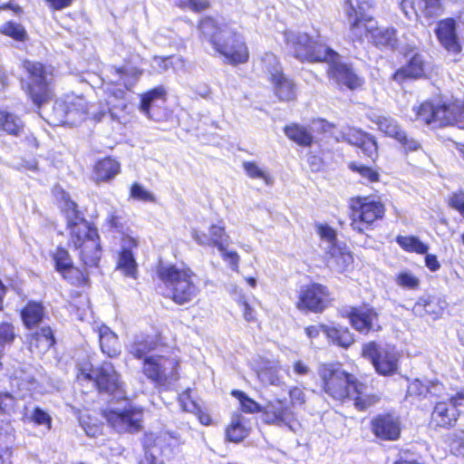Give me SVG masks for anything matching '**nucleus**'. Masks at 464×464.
Masks as SVG:
<instances>
[{
    "label": "nucleus",
    "instance_id": "f257e3e1",
    "mask_svg": "<svg viewBox=\"0 0 464 464\" xmlns=\"http://www.w3.org/2000/svg\"><path fill=\"white\" fill-rule=\"evenodd\" d=\"M198 28L202 41L208 42L227 63L237 65L248 61L249 51L245 38L230 23L205 17L199 21Z\"/></svg>",
    "mask_w": 464,
    "mask_h": 464
},
{
    "label": "nucleus",
    "instance_id": "f03ea898",
    "mask_svg": "<svg viewBox=\"0 0 464 464\" xmlns=\"http://www.w3.org/2000/svg\"><path fill=\"white\" fill-rule=\"evenodd\" d=\"M61 208L66 217L70 243L79 250L82 262L90 267L97 266L102 255L97 229L80 215L65 192H62Z\"/></svg>",
    "mask_w": 464,
    "mask_h": 464
},
{
    "label": "nucleus",
    "instance_id": "7ed1b4c3",
    "mask_svg": "<svg viewBox=\"0 0 464 464\" xmlns=\"http://www.w3.org/2000/svg\"><path fill=\"white\" fill-rule=\"evenodd\" d=\"M24 68L30 74L28 92L33 102L39 107L43 106V113L47 115L46 121L53 125L68 124V96L65 100L55 101L51 113L47 112L44 103L52 97L50 89L51 77L43 64L31 61L24 62Z\"/></svg>",
    "mask_w": 464,
    "mask_h": 464
},
{
    "label": "nucleus",
    "instance_id": "20e7f679",
    "mask_svg": "<svg viewBox=\"0 0 464 464\" xmlns=\"http://www.w3.org/2000/svg\"><path fill=\"white\" fill-rule=\"evenodd\" d=\"M157 275L168 295L178 304L192 301L199 292L196 274L185 266L160 264Z\"/></svg>",
    "mask_w": 464,
    "mask_h": 464
},
{
    "label": "nucleus",
    "instance_id": "39448f33",
    "mask_svg": "<svg viewBox=\"0 0 464 464\" xmlns=\"http://www.w3.org/2000/svg\"><path fill=\"white\" fill-rule=\"evenodd\" d=\"M415 121L430 126L442 128L452 126L464 119V102L438 100L424 102L413 108Z\"/></svg>",
    "mask_w": 464,
    "mask_h": 464
},
{
    "label": "nucleus",
    "instance_id": "423d86ee",
    "mask_svg": "<svg viewBox=\"0 0 464 464\" xmlns=\"http://www.w3.org/2000/svg\"><path fill=\"white\" fill-rule=\"evenodd\" d=\"M285 40L295 56L302 62L317 63L335 57L334 50L318 40L313 41L304 33L285 32Z\"/></svg>",
    "mask_w": 464,
    "mask_h": 464
},
{
    "label": "nucleus",
    "instance_id": "0eeeda50",
    "mask_svg": "<svg viewBox=\"0 0 464 464\" xmlns=\"http://www.w3.org/2000/svg\"><path fill=\"white\" fill-rule=\"evenodd\" d=\"M351 227L359 233H364L372 225L382 219L385 213V207L380 201L369 197H357L350 200Z\"/></svg>",
    "mask_w": 464,
    "mask_h": 464
},
{
    "label": "nucleus",
    "instance_id": "6e6552de",
    "mask_svg": "<svg viewBox=\"0 0 464 464\" xmlns=\"http://www.w3.org/2000/svg\"><path fill=\"white\" fill-rule=\"evenodd\" d=\"M319 375L324 392L335 401L344 402L350 399L355 382L353 375L335 364H324L319 368Z\"/></svg>",
    "mask_w": 464,
    "mask_h": 464
},
{
    "label": "nucleus",
    "instance_id": "1a4fd4ad",
    "mask_svg": "<svg viewBox=\"0 0 464 464\" xmlns=\"http://www.w3.org/2000/svg\"><path fill=\"white\" fill-rule=\"evenodd\" d=\"M142 372L158 386H168L179 379V362L176 358L153 354L143 360Z\"/></svg>",
    "mask_w": 464,
    "mask_h": 464
},
{
    "label": "nucleus",
    "instance_id": "9d476101",
    "mask_svg": "<svg viewBox=\"0 0 464 464\" xmlns=\"http://www.w3.org/2000/svg\"><path fill=\"white\" fill-rule=\"evenodd\" d=\"M362 355L372 362L381 375H392L398 371L401 353L394 346H379L370 342L362 346Z\"/></svg>",
    "mask_w": 464,
    "mask_h": 464
},
{
    "label": "nucleus",
    "instance_id": "9b49d317",
    "mask_svg": "<svg viewBox=\"0 0 464 464\" xmlns=\"http://www.w3.org/2000/svg\"><path fill=\"white\" fill-rule=\"evenodd\" d=\"M103 415L118 432H134L141 427L142 411L132 407L109 409Z\"/></svg>",
    "mask_w": 464,
    "mask_h": 464
},
{
    "label": "nucleus",
    "instance_id": "f8f14e48",
    "mask_svg": "<svg viewBox=\"0 0 464 464\" xmlns=\"http://www.w3.org/2000/svg\"><path fill=\"white\" fill-rule=\"evenodd\" d=\"M334 54L335 57L331 60L323 59V62L329 64V77L339 86H346L351 90L360 87L362 84V79L348 64L340 62V56L337 53L334 52Z\"/></svg>",
    "mask_w": 464,
    "mask_h": 464
},
{
    "label": "nucleus",
    "instance_id": "ddd939ff",
    "mask_svg": "<svg viewBox=\"0 0 464 464\" xmlns=\"http://www.w3.org/2000/svg\"><path fill=\"white\" fill-rule=\"evenodd\" d=\"M93 381L100 392L112 394L117 399L123 397L122 383L111 362H103L97 369Z\"/></svg>",
    "mask_w": 464,
    "mask_h": 464
},
{
    "label": "nucleus",
    "instance_id": "4468645a",
    "mask_svg": "<svg viewBox=\"0 0 464 464\" xmlns=\"http://www.w3.org/2000/svg\"><path fill=\"white\" fill-rule=\"evenodd\" d=\"M328 302L329 294L326 287L319 284H312L300 291L297 307L321 312L327 306Z\"/></svg>",
    "mask_w": 464,
    "mask_h": 464
},
{
    "label": "nucleus",
    "instance_id": "2eb2a0df",
    "mask_svg": "<svg viewBox=\"0 0 464 464\" xmlns=\"http://www.w3.org/2000/svg\"><path fill=\"white\" fill-rule=\"evenodd\" d=\"M327 266L337 273H344L353 267V255L343 242L324 246Z\"/></svg>",
    "mask_w": 464,
    "mask_h": 464
},
{
    "label": "nucleus",
    "instance_id": "dca6fc26",
    "mask_svg": "<svg viewBox=\"0 0 464 464\" xmlns=\"http://www.w3.org/2000/svg\"><path fill=\"white\" fill-rule=\"evenodd\" d=\"M191 237L196 243L202 246H213L222 249L223 245H229L230 237L226 232V227L222 221L211 225L208 233L198 228L191 229Z\"/></svg>",
    "mask_w": 464,
    "mask_h": 464
},
{
    "label": "nucleus",
    "instance_id": "f3484780",
    "mask_svg": "<svg viewBox=\"0 0 464 464\" xmlns=\"http://www.w3.org/2000/svg\"><path fill=\"white\" fill-rule=\"evenodd\" d=\"M437 38L449 53L458 54L462 51V46L457 32V24L453 18L440 20L436 28Z\"/></svg>",
    "mask_w": 464,
    "mask_h": 464
},
{
    "label": "nucleus",
    "instance_id": "a211bd4d",
    "mask_svg": "<svg viewBox=\"0 0 464 464\" xmlns=\"http://www.w3.org/2000/svg\"><path fill=\"white\" fill-rule=\"evenodd\" d=\"M381 131L396 140L406 151H416L420 149V143L408 137L398 122L390 117H381L377 121Z\"/></svg>",
    "mask_w": 464,
    "mask_h": 464
},
{
    "label": "nucleus",
    "instance_id": "6ab92c4d",
    "mask_svg": "<svg viewBox=\"0 0 464 464\" xmlns=\"http://www.w3.org/2000/svg\"><path fill=\"white\" fill-rule=\"evenodd\" d=\"M363 33L376 46L395 48L397 45L398 39L395 29L392 27L380 28L372 18L365 19Z\"/></svg>",
    "mask_w": 464,
    "mask_h": 464
},
{
    "label": "nucleus",
    "instance_id": "aec40b11",
    "mask_svg": "<svg viewBox=\"0 0 464 464\" xmlns=\"http://www.w3.org/2000/svg\"><path fill=\"white\" fill-rule=\"evenodd\" d=\"M264 420L268 424L278 426L288 425L293 418L291 407L286 404L285 400L275 399L267 401L263 407Z\"/></svg>",
    "mask_w": 464,
    "mask_h": 464
},
{
    "label": "nucleus",
    "instance_id": "412c9836",
    "mask_svg": "<svg viewBox=\"0 0 464 464\" xmlns=\"http://www.w3.org/2000/svg\"><path fill=\"white\" fill-rule=\"evenodd\" d=\"M138 242L131 237L122 238L121 249L118 254L116 268L125 276L137 277V263L132 254V248L136 247Z\"/></svg>",
    "mask_w": 464,
    "mask_h": 464
},
{
    "label": "nucleus",
    "instance_id": "4be33fe9",
    "mask_svg": "<svg viewBox=\"0 0 464 464\" xmlns=\"http://www.w3.org/2000/svg\"><path fill=\"white\" fill-rule=\"evenodd\" d=\"M372 430L382 440H395L401 434V423L391 414L379 415L372 420Z\"/></svg>",
    "mask_w": 464,
    "mask_h": 464
},
{
    "label": "nucleus",
    "instance_id": "5701e85b",
    "mask_svg": "<svg viewBox=\"0 0 464 464\" xmlns=\"http://www.w3.org/2000/svg\"><path fill=\"white\" fill-rule=\"evenodd\" d=\"M68 124L74 125L83 121L88 114L94 121H101L106 114V111L96 113L89 111L86 101L80 96H68Z\"/></svg>",
    "mask_w": 464,
    "mask_h": 464
},
{
    "label": "nucleus",
    "instance_id": "b1692460",
    "mask_svg": "<svg viewBox=\"0 0 464 464\" xmlns=\"http://www.w3.org/2000/svg\"><path fill=\"white\" fill-rule=\"evenodd\" d=\"M352 326L361 332L367 334L374 329L378 321L377 312L371 307L352 308L348 314Z\"/></svg>",
    "mask_w": 464,
    "mask_h": 464
},
{
    "label": "nucleus",
    "instance_id": "393cba45",
    "mask_svg": "<svg viewBox=\"0 0 464 464\" xmlns=\"http://www.w3.org/2000/svg\"><path fill=\"white\" fill-rule=\"evenodd\" d=\"M285 372L279 361H267L257 370V377L265 386L285 387Z\"/></svg>",
    "mask_w": 464,
    "mask_h": 464
},
{
    "label": "nucleus",
    "instance_id": "a878e982",
    "mask_svg": "<svg viewBox=\"0 0 464 464\" xmlns=\"http://www.w3.org/2000/svg\"><path fill=\"white\" fill-rule=\"evenodd\" d=\"M177 443V440L167 434L147 433L143 440L147 452L153 453V450H158V457L161 455L166 458L173 455Z\"/></svg>",
    "mask_w": 464,
    "mask_h": 464
},
{
    "label": "nucleus",
    "instance_id": "bb28decb",
    "mask_svg": "<svg viewBox=\"0 0 464 464\" xmlns=\"http://www.w3.org/2000/svg\"><path fill=\"white\" fill-rule=\"evenodd\" d=\"M270 82L276 96L282 102L294 101L296 98V86L294 81L276 70L272 73Z\"/></svg>",
    "mask_w": 464,
    "mask_h": 464
},
{
    "label": "nucleus",
    "instance_id": "cd10ccee",
    "mask_svg": "<svg viewBox=\"0 0 464 464\" xmlns=\"http://www.w3.org/2000/svg\"><path fill=\"white\" fill-rule=\"evenodd\" d=\"M349 400L353 401L357 410L364 411L376 404L380 400V395L374 392L372 388L355 380Z\"/></svg>",
    "mask_w": 464,
    "mask_h": 464
},
{
    "label": "nucleus",
    "instance_id": "c85d7f7f",
    "mask_svg": "<svg viewBox=\"0 0 464 464\" xmlns=\"http://www.w3.org/2000/svg\"><path fill=\"white\" fill-rule=\"evenodd\" d=\"M450 401H440L436 403L431 414L432 422L437 426L449 428L455 424L462 410L452 407Z\"/></svg>",
    "mask_w": 464,
    "mask_h": 464
},
{
    "label": "nucleus",
    "instance_id": "c756f323",
    "mask_svg": "<svg viewBox=\"0 0 464 464\" xmlns=\"http://www.w3.org/2000/svg\"><path fill=\"white\" fill-rule=\"evenodd\" d=\"M345 139L349 143L360 147L362 152L372 160L377 158L378 147L373 137L359 130L351 129L345 133Z\"/></svg>",
    "mask_w": 464,
    "mask_h": 464
},
{
    "label": "nucleus",
    "instance_id": "7c9ffc66",
    "mask_svg": "<svg viewBox=\"0 0 464 464\" xmlns=\"http://www.w3.org/2000/svg\"><path fill=\"white\" fill-rule=\"evenodd\" d=\"M424 73L425 63L422 56L420 54H414L405 66L399 69L393 74V79L397 82H402L408 78H420Z\"/></svg>",
    "mask_w": 464,
    "mask_h": 464
},
{
    "label": "nucleus",
    "instance_id": "2f4dec72",
    "mask_svg": "<svg viewBox=\"0 0 464 464\" xmlns=\"http://www.w3.org/2000/svg\"><path fill=\"white\" fill-rule=\"evenodd\" d=\"M53 259L55 262L56 269L63 275L65 279L73 281V278L70 276L71 274L81 275L77 277L78 281L79 279H83V273L72 266V261L67 250L63 248H57L53 255Z\"/></svg>",
    "mask_w": 464,
    "mask_h": 464
},
{
    "label": "nucleus",
    "instance_id": "473e14b6",
    "mask_svg": "<svg viewBox=\"0 0 464 464\" xmlns=\"http://www.w3.org/2000/svg\"><path fill=\"white\" fill-rule=\"evenodd\" d=\"M55 343L53 330L49 326L42 327L35 332L30 340V350L43 354L46 353Z\"/></svg>",
    "mask_w": 464,
    "mask_h": 464
},
{
    "label": "nucleus",
    "instance_id": "72a5a7b5",
    "mask_svg": "<svg viewBox=\"0 0 464 464\" xmlns=\"http://www.w3.org/2000/svg\"><path fill=\"white\" fill-rule=\"evenodd\" d=\"M249 428L247 420L239 413H235L231 417L230 423L226 430V437L229 441L240 442L247 437Z\"/></svg>",
    "mask_w": 464,
    "mask_h": 464
},
{
    "label": "nucleus",
    "instance_id": "f704fd0d",
    "mask_svg": "<svg viewBox=\"0 0 464 464\" xmlns=\"http://www.w3.org/2000/svg\"><path fill=\"white\" fill-rule=\"evenodd\" d=\"M120 169L118 161L111 158H105L96 163L93 179L97 182L109 181L119 174Z\"/></svg>",
    "mask_w": 464,
    "mask_h": 464
},
{
    "label": "nucleus",
    "instance_id": "c9c22d12",
    "mask_svg": "<svg viewBox=\"0 0 464 464\" xmlns=\"http://www.w3.org/2000/svg\"><path fill=\"white\" fill-rule=\"evenodd\" d=\"M100 345L103 353L109 357H115L121 353L118 336L108 326L102 325L99 329Z\"/></svg>",
    "mask_w": 464,
    "mask_h": 464
},
{
    "label": "nucleus",
    "instance_id": "e433bc0d",
    "mask_svg": "<svg viewBox=\"0 0 464 464\" xmlns=\"http://www.w3.org/2000/svg\"><path fill=\"white\" fill-rule=\"evenodd\" d=\"M344 10L353 34L362 37L363 23L365 22V19H372V17H368L362 13V6H358V9H356L351 0H346Z\"/></svg>",
    "mask_w": 464,
    "mask_h": 464
},
{
    "label": "nucleus",
    "instance_id": "4c0bfd02",
    "mask_svg": "<svg viewBox=\"0 0 464 464\" xmlns=\"http://www.w3.org/2000/svg\"><path fill=\"white\" fill-rule=\"evenodd\" d=\"M24 121L15 114L6 111H0V130L9 135L18 136L24 130Z\"/></svg>",
    "mask_w": 464,
    "mask_h": 464
},
{
    "label": "nucleus",
    "instance_id": "58836bf2",
    "mask_svg": "<svg viewBox=\"0 0 464 464\" xmlns=\"http://www.w3.org/2000/svg\"><path fill=\"white\" fill-rule=\"evenodd\" d=\"M158 340L153 336L137 338L130 346L129 352L136 358H145L148 353L157 348Z\"/></svg>",
    "mask_w": 464,
    "mask_h": 464
},
{
    "label": "nucleus",
    "instance_id": "ea45409f",
    "mask_svg": "<svg viewBox=\"0 0 464 464\" xmlns=\"http://www.w3.org/2000/svg\"><path fill=\"white\" fill-rule=\"evenodd\" d=\"M323 333L334 343L342 347H348L353 343V334L346 328L322 327Z\"/></svg>",
    "mask_w": 464,
    "mask_h": 464
},
{
    "label": "nucleus",
    "instance_id": "a19ab883",
    "mask_svg": "<svg viewBox=\"0 0 464 464\" xmlns=\"http://www.w3.org/2000/svg\"><path fill=\"white\" fill-rule=\"evenodd\" d=\"M21 316L25 327L31 328L42 321L44 317V307L39 303H29L23 309Z\"/></svg>",
    "mask_w": 464,
    "mask_h": 464
},
{
    "label": "nucleus",
    "instance_id": "79ce46f5",
    "mask_svg": "<svg viewBox=\"0 0 464 464\" xmlns=\"http://www.w3.org/2000/svg\"><path fill=\"white\" fill-rule=\"evenodd\" d=\"M115 72L119 76V81L127 88L130 89L142 75L143 71L137 66L126 64L121 68H115Z\"/></svg>",
    "mask_w": 464,
    "mask_h": 464
},
{
    "label": "nucleus",
    "instance_id": "37998d69",
    "mask_svg": "<svg viewBox=\"0 0 464 464\" xmlns=\"http://www.w3.org/2000/svg\"><path fill=\"white\" fill-rule=\"evenodd\" d=\"M285 133L291 140L302 146H309L313 142L311 132L304 127L297 124L286 126Z\"/></svg>",
    "mask_w": 464,
    "mask_h": 464
},
{
    "label": "nucleus",
    "instance_id": "c03bdc74",
    "mask_svg": "<svg viewBox=\"0 0 464 464\" xmlns=\"http://www.w3.org/2000/svg\"><path fill=\"white\" fill-rule=\"evenodd\" d=\"M242 167L250 179H260L266 185L273 183V178L267 169L256 161H244Z\"/></svg>",
    "mask_w": 464,
    "mask_h": 464
},
{
    "label": "nucleus",
    "instance_id": "a18cd8bd",
    "mask_svg": "<svg viewBox=\"0 0 464 464\" xmlns=\"http://www.w3.org/2000/svg\"><path fill=\"white\" fill-rule=\"evenodd\" d=\"M398 245L407 252L417 254H425L429 250V246L421 242L419 237L414 236H399L396 238Z\"/></svg>",
    "mask_w": 464,
    "mask_h": 464
},
{
    "label": "nucleus",
    "instance_id": "49530a36",
    "mask_svg": "<svg viewBox=\"0 0 464 464\" xmlns=\"http://www.w3.org/2000/svg\"><path fill=\"white\" fill-rule=\"evenodd\" d=\"M412 313L420 317L430 316L436 319L440 314L437 304L429 298H420L412 307Z\"/></svg>",
    "mask_w": 464,
    "mask_h": 464
},
{
    "label": "nucleus",
    "instance_id": "de8ad7c7",
    "mask_svg": "<svg viewBox=\"0 0 464 464\" xmlns=\"http://www.w3.org/2000/svg\"><path fill=\"white\" fill-rule=\"evenodd\" d=\"M315 232L321 239V246H329L330 245H337L341 243L337 239V231L327 223L318 222L314 225Z\"/></svg>",
    "mask_w": 464,
    "mask_h": 464
},
{
    "label": "nucleus",
    "instance_id": "09e8293b",
    "mask_svg": "<svg viewBox=\"0 0 464 464\" xmlns=\"http://www.w3.org/2000/svg\"><path fill=\"white\" fill-rule=\"evenodd\" d=\"M166 96L165 89L161 86L156 87L143 94H141V102L140 105V110L146 116L150 117V110L151 105L157 100H164Z\"/></svg>",
    "mask_w": 464,
    "mask_h": 464
},
{
    "label": "nucleus",
    "instance_id": "8fccbe9b",
    "mask_svg": "<svg viewBox=\"0 0 464 464\" xmlns=\"http://www.w3.org/2000/svg\"><path fill=\"white\" fill-rule=\"evenodd\" d=\"M0 34L18 42H24L28 38L24 27L15 22H6L1 24Z\"/></svg>",
    "mask_w": 464,
    "mask_h": 464
},
{
    "label": "nucleus",
    "instance_id": "3c124183",
    "mask_svg": "<svg viewBox=\"0 0 464 464\" xmlns=\"http://www.w3.org/2000/svg\"><path fill=\"white\" fill-rule=\"evenodd\" d=\"M80 424L84 430L86 435L91 438H96L102 434V424L95 417L89 414H82L80 417Z\"/></svg>",
    "mask_w": 464,
    "mask_h": 464
},
{
    "label": "nucleus",
    "instance_id": "603ef678",
    "mask_svg": "<svg viewBox=\"0 0 464 464\" xmlns=\"http://www.w3.org/2000/svg\"><path fill=\"white\" fill-rule=\"evenodd\" d=\"M394 281L397 285L408 290H416L420 286V279L410 270H402L396 274Z\"/></svg>",
    "mask_w": 464,
    "mask_h": 464
},
{
    "label": "nucleus",
    "instance_id": "864d4df0",
    "mask_svg": "<svg viewBox=\"0 0 464 464\" xmlns=\"http://www.w3.org/2000/svg\"><path fill=\"white\" fill-rule=\"evenodd\" d=\"M349 169L357 173L363 179V182L372 183L378 182L380 179V174L376 169L362 163L351 162Z\"/></svg>",
    "mask_w": 464,
    "mask_h": 464
},
{
    "label": "nucleus",
    "instance_id": "5fc2aeb1",
    "mask_svg": "<svg viewBox=\"0 0 464 464\" xmlns=\"http://www.w3.org/2000/svg\"><path fill=\"white\" fill-rule=\"evenodd\" d=\"M231 394L238 400L240 408L244 412L255 413L263 411V407L253 399L249 398L245 392L234 390Z\"/></svg>",
    "mask_w": 464,
    "mask_h": 464
},
{
    "label": "nucleus",
    "instance_id": "6e6d98bb",
    "mask_svg": "<svg viewBox=\"0 0 464 464\" xmlns=\"http://www.w3.org/2000/svg\"><path fill=\"white\" fill-rule=\"evenodd\" d=\"M419 11L428 19L439 16L442 13L440 0H420L419 3Z\"/></svg>",
    "mask_w": 464,
    "mask_h": 464
},
{
    "label": "nucleus",
    "instance_id": "4d7b16f0",
    "mask_svg": "<svg viewBox=\"0 0 464 464\" xmlns=\"http://www.w3.org/2000/svg\"><path fill=\"white\" fill-rule=\"evenodd\" d=\"M177 63L183 64V61L179 57H161L154 56L151 61V69L153 72L161 73L166 72L169 67L174 66Z\"/></svg>",
    "mask_w": 464,
    "mask_h": 464
},
{
    "label": "nucleus",
    "instance_id": "13d9d810",
    "mask_svg": "<svg viewBox=\"0 0 464 464\" xmlns=\"http://www.w3.org/2000/svg\"><path fill=\"white\" fill-rule=\"evenodd\" d=\"M130 197L143 202H155L156 198L150 190L140 183H133L130 189Z\"/></svg>",
    "mask_w": 464,
    "mask_h": 464
},
{
    "label": "nucleus",
    "instance_id": "bf43d9fd",
    "mask_svg": "<svg viewBox=\"0 0 464 464\" xmlns=\"http://www.w3.org/2000/svg\"><path fill=\"white\" fill-rule=\"evenodd\" d=\"M16 337L14 327L11 323L3 322L0 324V348L4 350L5 345L13 343Z\"/></svg>",
    "mask_w": 464,
    "mask_h": 464
},
{
    "label": "nucleus",
    "instance_id": "052dcab7",
    "mask_svg": "<svg viewBox=\"0 0 464 464\" xmlns=\"http://www.w3.org/2000/svg\"><path fill=\"white\" fill-rule=\"evenodd\" d=\"M228 245H223L222 249L218 248L224 261L227 262L233 271L238 272L240 256L235 250H229Z\"/></svg>",
    "mask_w": 464,
    "mask_h": 464
},
{
    "label": "nucleus",
    "instance_id": "680f3d73",
    "mask_svg": "<svg viewBox=\"0 0 464 464\" xmlns=\"http://www.w3.org/2000/svg\"><path fill=\"white\" fill-rule=\"evenodd\" d=\"M228 245H223L222 249L218 248L224 261L227 262L233 271L238 272L240 256L235 250H229Z\"/></svg>",
    "mask_w": 464,
    "mask_h": 464
},
{
    "label": "nucleus",
    "instance_id": "e2e57ef3",
    "mask_svg": "<svg viewBox=\"0 0 464 464\" xmlns=\"http://www.w3.org/2000/svg\"><path fill=\"white\" fill-rule=\"evenodd\" d=\"M27 418L35 424L45 427L47 430H50L52 427L51 416L40 408H34Z\"/></svg>",
    "mask_w": 464,
    "mask_h": 464
},
{
    "label": "nucleus",
    "instance_id": "0e129e2a",
    "mask_svg": "<svg viewBox=\"0 0 464 464\" xmlns=\"http://www.w3.org/2000/svg\"><path fill=\"white\" fill-rule=\"evenodd\" d=\"M175 4L180 8L194 12H201L209 7L208 0H175Z\"/></svg>",
    "mask_w": 464,
    "mask_h": 464
},
{
    "label": "nucleus",
    "instance_id": "69168bd1",
    "mask_svg": "<svg viewBox=\"0 0 464 464\" xmlns=\"http://www.w3.org/2000/svg\"><path fill=\"white\" fill-rule=\"evenodd\" d=\"M288 395L290 398V407H297L304 404L306 396L303 388L299 386H292L288 390Z\"/></svg>",
    "mask_w": 464,
    "mask_h": 464
},
{
    "label": "nucleus",
    "instance_id": "338daca9",
    "mask_svg": "<svg viewBox=\"0 0 464 464\" xmlns=\"http://www.w3.org/2000/svg\"><path fill=\"white\" fill-rule=\"evenodd\" d=\"M408 394L410 396L426 397L428 395V382H423L415 379L408 386Z\"/></svg>",
    "mask_w": 464,
    "mask_h": 464
},
{
    "label": "nucleus",
    "instance_id": "774afa93",
    "mask_svg": "<svg viewBox=\"0 0 464 464\" xmlns=\"http://www.w3.org/2000/svg\"><path fill=\"white\" fill-rule=\"evenodd\" d=\"M449 204L464 218V191L454 192L449 198Z\"/></svg>",
    "mask_w": 464,
    "mask_h": 464
}]
</instances>
